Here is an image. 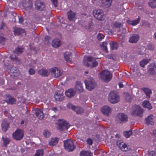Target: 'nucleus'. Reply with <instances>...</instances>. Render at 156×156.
I'll use <instances>...</instances> for the list:
<instances>
[{"mask_svg": "<svg viewBox=\"0 0 156 156\" xmlns=\"http://www.w3.org/2000/svg\"><path fill=\"white\" fill-rule=\"evenodd\" d=\"M104 35L101 34H99L97 38L99 40L101 41L104 38Z\"/></svg>", "mask_w": 156, "mask_h": 156, "instance_id": "obj_53", "label": "nucleus"}, {"mask_svg": "<svg viewBox=\"0 0 156 156\" xmlns=\"http://www.w3.org/2000/svg\"><path fill=\"white\" fill-rule=\"evenodd\" d=\"M23 6L25 10L29 12L33 7L32 2L30 0H25L23 2Z\"/></svg>", "mask_w": 156, "mask_h": 156, "instance_id": "obj_9", "label": "nucleus"}, {"mask_svg": "<svg viewBox=\"0 0 156 156\" xmlns=\"http://www.w3.org/2000/svg\"><path fill=\"white\" fill-rule=\"evenodd\" d=\"M101 58H95L93 57L89 56L84 58L85 61H84V64L88 67L92 68L98 65V62L96 61L97 59H100Z\"/></svg>", "mask_w": 156, "mask_h": 156, "instance_id": "obj_1", "label": "nucleus"}, {"mask_svg": "<svg viewBox=\"0 0 156 156\" xmlns=\"http://www.w3.org/2000/svg\"><path fill=\"white\" fill-rule=\"evenodd\" d=\"M2 139L3 141V143L5 146L6 147L7 146V145L9 144V139L7 138H4L3 137H2Z\"/></svg>", "mask_w": 156, "mask_h": 156, "instance_id": "obj_49", "label": "nucleus"}, {"mask_svg": "<svg viewBox=\"0 0 156 156\" xmlns=\"http://www.w3.org/2000/svg\"><path fill=\"white\" fill-rule=\"evenodd\" d=\"M63 94L62 92L58 91L55 95V98L56 100L62 101L64 99Z\"/></svg>", "mask_w": 156, "mask_h": 156, "instance_id": "obj_23", "label": "nucleus"}, {"mask_svg": "<svg viewBox=\"0 0 156 156\" xmlns=\"http://www.w3.org/2000/svg\"><path fill=\"white\" fill-rule=\"evenodd\" d=\"M38 73L41 75L45 76H47L49 74L48 71L44 69L38 70Z\"/></svg>", "mask_w": 156, "mask_h": 156, "instance_id": "obj_28", "label": "nucleus"}, {"mask_svg": "<svg viewBox=\"0 0 156 156\" xmlns=\"http://www.w3.org/2000/svg\"><path fill=\"white\" fill-rule=\"evenodd\" d=\"M93 26V23L92 22H90L89 24V26L90 28H92V27Z\"/></svg>", "mask_w": 156, "mask_h": 156, "instance_id": "obj_61", "label": "nucleus"}, {"mask_svg": "<svg viewBox=\"0 0 156 156\" xmlns=\"http://www.w3.org/2000/svg\"><path fill=\"white\" fill-rule=\"evenodd\" d=\"M107 43L106 42H102L101 44V46L103 50L105 51L106 53L108 52V50L107 47Z\"/></svg>", "mask_w": 156, "mask_h": 156, "instance_id": "obj_42", "label": "nucleus"}, {"mask_svg": "<svg viewBox=\"0 0 156 156\" xmlns=\"http://www.w3.org/2000/svg\"><path fill=\"white\" fill-rule=\"evenodd\" d=\"M12 135L13 138L18 140L22 139L23 136V133L21 130H17Z\"/></svg>", "mask_w": 156, "mask_h": 156, "instance_id": "obj_14", "label": "nucleus"}, {"mask_svg": "<svg viewBox=\"0 0 156 156\" xmlns=\"http://www.w3.org/2000/svg\"><path fill=\"white\" fill-rule=\"evenodd\" d=\"M23 51V48L22 47H17L13 51V53L17 55L20 54Z\"/></svg>", "mask_w": 156, "mask_h": 156, "instance_id": "obj_32", "label": "nucleus"}, {"mask_svg": "<svg viewBox=\"0 0 156 156\" xmlns=\"http://www.w3.org/2000/svg\"><path fill=\"white\" fill-rule=\"evenodd\" d=\"M87 144L90 145H92L93 144L92 140L90 138L88 139L87 140Z\"/></svg>", "mask_w": 156, "mask_h": 156, "instance_id": "obj_57", "label": "nucleus"}, {"mask_svg": "<svg viewBox=\"0 0 156 156\" xmlns=\"http://www.w3.org/2000/svg\"><path fill=\"white\" fill-rule=\"evenodd\" d=\"M34 111H35L34 113L38 119L42 120L43 119L44 117L43 113L41 109L36 108Z\"/></svg>", "mask_w": 156, "mask_h": 156, "instance_id": "obj_17", "label": "nucleus"}, {"mask_svg": "<svg viewBox=\"0 0 156 156\" xmlns=\"http://www.w3.org/2000/svg\"><path fill=\"white\" fill-rule=\"evenodd\" d=\"M14 33L15 35H19L25 33L24 30L15 27L14 28Z\"/></svg>", "mask_w": 156, "mask_h": 156, "instance_id": "obj_21", "label": "nucleus"}, {"mask_svg": "<svg viewBox=\"0 0 156 156\" xmlns=\"http://www.w3.org/2000/svg\"><path fill=\"white\" fill-rule=\"evenodd\" d=\"M123 133L126 138H128L132 134V132L131 130H129L123 132Z\"/></svg>", "mask_w": 156, "mask_h": 156, "instance_id": "obj_44", "label": "nucleus"}, {"mask_svg": "<svg viewBox=\"0 0 156 156\" xmlns=\"http://www.w3.org/2000/svg\"><path fill=\"white\" fill-rule=\"evenodd\" d=\"M116 119L120 123L128 121V117L127 115L122 113H119L117 116Z\"/></svg>", "mask_w": 156, "mask_h": 156, "instance_id": "obj_12", "label": "nucleus"}, {"mask_svg": "<svg viewBox=\"0 0 156 156\" xmlns=\"http://www.w3.org/2000/svg\"><path fill=\"white\" fill-rule=\"evenodd\" d=\"M119 85L120 88H122L123 87V85L121 83H119Z\"/></svg>", "mask_w": 156, "mask_h": 156, "instance_id": "obj_63", "label": "nucleus"}, {"mask_svg": "<svg viewBox=\"0 0 156 156\" xmlns=\"http://www.w3.org/2000/svg\"><path fill=\"white\" fill-rule=\"evenodd\" d=\"M69 126V123L65 120L63 119L58 120L57 128L60 131H63L67 129Z\"/></svg>", "mask_w": 156, "mask_h": 156, "instance_id": "obj_4", "label": "nucleus"}, {"mask_svg": "<svg viewBox=\"0 0 156 156\" xmlns=\"http://www.w3.org/2000/svg\"><path fill=\"white\" fill-rule=\"evenodd\" d=\"M80 156H92L93 154L89 151H82L80 154Z\"/></svg>", "mask_w": 156, "mask_h": 156, "instance_id": "obj_35", "label": "nucleus"}, {"mask_svg": "<svg viewBox=\"0 0 156 156\" xmlns=\"http://www.w3.org/2000/svg\"><path fill=\"white\" fill-rule=\"evenodd\" d=\"M52 46L54 48H57L61 45V41L58 39H55L52 41Z\"/></svg>", "mask_w": 156, "mask_h": 156, "instance_id": "obj_26", "label": "nucleus"}, {"mask_svg": "<svg viewBox=\"0 0 156 156\" xmlns=\"http://www.w3.org/2000/svg\"><path fill=\"white\" fill-rule=\"evenodd\" d=\"M64 146L65 148L69 151H73L75 148L73 141L70 139L64 141Z\"/></svg>", "mask_w": 156, "mask_h": 156, "instance_id": "obj_7", "label": "nucleus"}, {"mask_svg": "<svg viewBox=\"0 0 156 156\" xmlns=\"http://www.w3.org/2000/svg\"><path fill=\"white\" fill-rule=\"evenodd\" d=\"M28 72L30 74L32 75L35 73V72L33 69L30 68L28 70Z\"/></svg>", "mask_w": 156, "mask_h": 156, "instance_id": "obj_56", "label": "nucleus"}, {"mask_svg": "<svg viewBox=\"0 0 156 156\" xmlns=\"http://www.w3.org/2000/svg\"><path fill=\"white\" fill-rule=\"evenodd\" d=\"M35 9L37 10L44 11L45 9V5L41 0H37L35 2Z\"/></svg>", "mask_w": 156, "mask_h": 156, "instance_id": "obj_8", "label": "nucleus"}, {"mask_svg": "<svg viewBox=\"0 0 156 156\" xmlns=\"http://www.w3.org/2000/svg\"><path fill=\"white\" fill-rule=\"evenodd\" d=\"M51 2L55 7L58 6V0H51Z\"/></svg>", "mask_w": 156, "mask_h": 156, "instance_id": "obj_55", "label": "nucleus"}, {"mask_svg": "<svg viewBox=\"0 0 156 156\" xmlns=\"http://www.w3.org/2000/svg\"><path fill=\"white\" fill-rule=\"evenodd\" d=\"M141 89L144 92L147 98L150 97V94L152 93L150 89L146 87L142 88Z\"/></svg>", "mask_w": 156, "mask_h": 156, "instance_id": "obj_27", "label": "nucleus"}, {"mask_svg": "<svg viewBox=\"0 0 156 156\" xmlns=\"http://www.w3.org/2000/svg\"><path fill=\"white\" fill-rule=\"evenodd\" d=\"M5 26V24L3 22L2 23V25L0 28V29L2 30L3 28V27Z\"/></svg>", "mask_w": 156, "mask_h": 156, "instance_id": "obj_62", "label": "nucleus"}, {"mask_svg": "<svg viewBox=\"0 0 156 156\" xmlns=\"http://www.w3.org/2000/svg\"><path fill=\"white\" fill-rule=\"evenodd\" d=\"M52 77L58 78L62 74V72L58 68L56 67L53 68L50 70Z\"/></svg>", "mask_w": 156, "mask_h": 156, "instance_id": "obj_11", "label": "nucleus"}, {"mask_svg": "<svg viewBox=\"0 0 156 156\" xmlns=\"http://www.w3.org/2000/svg\"><path fill=\"white\" fill-rule=\"evenodd\" d=\"M108 99L109 101L113 104L117 103L120 100L119 95L115 92L112 91L109 93Z\"/></svg>", "mask_w": 156, "mask_h": 156, "instance_id": "obj_3", "label": "nucleus"}, {"mask_svg": "<svg viewBox=\"0 0 156 156\" xmlns=\"http://www.w3.org/2000/svg\"><path fill=\"white\" fill-rule=\"evenodd\" d=\"M77 114H80L83 112L84 110L83 108L75 106L73 110Z\"/></svg>", "mask_w": 156, "mask_h": 156, "instance_id": "obj_37", "label": "nucleus"}, {"mask_svg": "<svg viewBox=\"0 0 156 156\" xmlns=\"http://www.w3.org/2000/svg\"><path fill=\"white\" fill-rule=\"evenodd\" d=\"M154 116L152 115H149L145 119L146 123L147 124H151L152 125L154 124Z\"/></svg>", "mask_w": 156, "mask_h": 156, "instance_id": "obj_24", "label": "nucleus"}, {"mask_svg": "<svg viewBox=\"0 0 156 156\" xmlns=\"http://www.w3.org/2000/svg\"><path fill=\"white\" fill-rule=\"evenodd\" d=\"M148 4L151 7L155 8L156 7V1L155 0H149Z\"/></svg>", "mask_w": 156, "mask_h": 156, "instance_id": "obj_40", "label": "nucleus"}, {"mask_svg": "<svg viewBox=\"0 0 156 156\" xmlns=\"http://www.w3.org/2000/svg\"><path fill=\"white\" fill-rule=\"evenodd\" d=\"M147 72L148 74L152 75L156 74V64L155 63H152L148 66Z\"/></svg>", "mask_w": 156, "mask_h": 156, "instance_id": "obj_13", "label": "nucleus"}, {"mask_svg": "<svg viewBox=\"0 0 156 156\" xmlns=\"http://www.w3.org/2000/svg\"><path fill=\"white\" fill-rule=\"evenodd\" d=\"M148 154L149 156H154L155 154V152L154 151H148Z\"/></svg>", "mask_w": 156, "mask_h": 156, "instance_id": "obj_52", "label": "nucleus"}, {"mask_svg": "<svg viewBox=\"0 0 156 156\" xmlns=\"http://www.w3.org/2000/svg\"><path fill=\"white\" fill-rule=\"evenodd\" d=\"M72 54L71 52H66L64 53V57L66 62L72 63Z\"/></svg>", "mask_w": 156, "mask_h": 156, "instance_id": "obj_22", "label": "nucleus"}, {"mask_svg": "<svg viewBox=\"0 0 156 156\" xmlns=\"http://www.w3.org/2000/svg\"><path fill=\"white\" fill-rule=\"evenodd\" d=\"M117 145L118 147L123 151H126L128 150L127 145L122 142L118 141L117 142Z\"/></svg>", "mask_w": 156, "mask_h": 156, "instance_id": "obj_15", "label": "nucleus"}, {"mask_svg": "<svg viewBox=\"0 0 156 156\" xmlns=\"http://www.w3.org/2000/svg\"><path fill=\"white\" fill-rule=\"evenodd\" d=\"M140 20V19L139 17L137 19L133 20L131 21L129 20H126V22L129 24L133 26H135L139 23Z\"/></svg>", "mask_w": 156, "mask_h": 156, "instance_id": "obj_29", "label": "nucleus"}, {"mask_svg": "<svg viewBox=\"0 0 156 156\" xmlns=\"http://www.w3.org/2000/svg\"><path fill=\"white\" fill-rule=\"evenodd\" d=\"M85 83L86 88L89 90L93 89L96 86V83L94 79L91 77L86 80L85 81Z\"/></svg>", "mask_w": 156, "mask_h": 156, "instance_id": "obj_5", "label": "nucleus"}, {"mask_svg": "<svg viewBox=\"0 0 156 156\" xmlns=\"http://www.w3.org/2000/svg\"><path fill=\"white\" fill-rule=\"evenodd\" d=\"M23 21V19L22 17L19 16V23H22Z\"/></svg>", "mask_w": 156, "mask_h": 156, "instance_id": "obj_59", "label": "nucleus"}, {"mask_svg": "<svg viewBox=\"0 0 156 156\" xmlns=\"http://www.w3.org/2000/svg\"><path fill=\"white\" fill-rule=\"evenodd\" d=\"M113 25L114 27L117 28H120L123 25L121 23L115 21L113 23Z\"/></svg>", "mask_w": 156, "mask_h": 156, "instance_id": "obj_46", "label": "nucleus"}, {"mask_svg": "<svg viewBox=\"0 0 156 156\" xmlns=\"http://www.w3.org/2000/svg\"><path fill=\"white\" fill-rule=\"evenodd\" d=\"M43 134L46 137H48L50 135V133L48 131H45L44 132Z\"/></svg>", "mask_w": 156, "mask_h": 156, "instance_id": "obj_54", "label": "nucleus"}, {"mask_svg": "<svg viewBox=\"0 0 156 156\" xmlns=\"http://www.w3.org/2000/svg\"><path fill=\"white\" fill-rule=\"evenodd\" d=\"M139 91L137 88L135 87L131 90V93L133 95L136 96L137 94L139 92Z\"/></svg>", "mask_w": 156, "mask_h": 156, "instance_id": "obj_48", "label": "nucleus"}, {"mask_svg": "<svg viewBox=\"0 0 156 156\" xmlns=\"http://www.w3.org/2000/svg\"><path fill=\"white\" fill-rule=\"evenodd\" d=\"M44 154V151L42 149L39 150L37 151L35 156H43Z\"/></svg>", "mask_w": 156, "mask_h": 156, "instance_id": "obj_47", "label": "nucleus"}, {"mask_svg": "<svg viewBox=\"0 0 156 156\" xmlns=\"http://www.w3.org/2000/svg\"><path fill=\"white\" fill-rule=\"evenodd\" d=\"M112 76L110 72L107 70L103 71L101 74V78L105 82L110 81L112 78Z\"/></svg>", "mask_w": 156, "mask_h": 156, "instance_id": "obj_6", "label": "nucleus"}, {"mask_svg": "<svg viewBox=\"0 0 156 156\" xmlns=\"http://www.w3.org/2000/svg\"><path fill=\"white\" fill-rule=\"evenodd\" d=\"M153 135L155 136H156V129H154L153 131Z\"/></svg>", "mask_w": 156, "mask_h": 156, "instance_id": "obj_64", "label": "nucleus"}, {"mask_svg": "<svg viewBox=\"0 0 156 156\" xmlns=\"http://www.w3.org/2000/svg\"><path fill=\"white\" fill-rule=\"evenodd\" d=\"M76 88L80 92H82L83 90L82 84L79 82H77Z\"/></svg>", "mask_w": 156, "mask_h": 156, "instance_id": "obj_36", "label": "nucleus"}, {"mask_svg": "<svg viewBox=\"0 0 156 156\" xmlns=\"http://www.w3.org/2000/svg\"><path fill=\"white\" fill-rule=\"evenodd\" d=\"M67 107L69 109H72L73 110L75 106L73 105L71 103H69L67 105Z\"/></svg>", "mask_w": 156, "mask_h": 156, "instance_id": "obj_51", "label": "nucleus"}, {"mask_svg": "<svg viewBox=\"0 0 156 156\" xmlns=\"http://www.w3.org/2000/svg\"><path fill=\"white\" fill-rule=\"evenodd\" d=\"M0 83L1 84H4V79L2 78H0Z\"/></svg>", "mask_w": 156, "mask_h": 156, "instance_id": "obj_60", "label": "nucleus"}, {"mask_svg": "<svg viewBox=\"0 0 156 156\" xmlns=\"http://www.w3.org/2000/svg\"><path fill=\"white\" fill-rule=\"evenodd\" d=\"M44 43L46 45L50 44L52 41V40L51 37L48 36H46L44 37Z\"/></svg>", "mask_w": 156, "mask_h": 156, "instance_id": "obj_39", "label": "nucleus"}, {"mask_svg": "<svg viewBox=\"0 0 156 156\" xmlns=\"http://www.w3.org/2000/svg\"><path fill=\"white\" fill-rule=\"evenodd\" d=\"M93 14L97 20H102L103 19V13L100 9H96L93 11Z\"/></svg>", "mask_w": 156, "mask_h": 156, "instance_id": "obj_10", "label": "nucleus"}, {"mask_svg": "<svg viewBox=\"0 0 156 156\" xmlns=\"http://www.w3.org/2000/svg\"><path fill=\"white\" fill-rule=\"evenodd\" d=\"M112 0H101V3L106 7L110 6L112 3Z\"/></svg>", "mask_w": 156, "mask_h": 156, "instance_id": "obj_31", "label": "nucleus"}, {"mask_svg": "<svg viewBox=\"0 0 156 156\" xmlns=\"http://www.w3.org/2000/svg\"><path fill=\"white\" fill-rule=\"evenodd\" d=\"M18 70L17 67L12 66L9 72L11 74V76L15 78V77H16L18 75Z\"/></svg>", "mask_w": 156, "mask_h": 156, "instance_id": "obj_16", "label": "nucleus"}, {"mask_svg": "<svg viewBox=\"0 0 156 156\" xmlns=\"http://www.w3.org/2000/svg\"><path fill=\"white\" fill-rule=\"evenodd\" d=\"M111 48L112 50L117 49L118 47V44L115 42H111L110 43Z\"/></svg>", "mask_w": 156, "mask_h": 156, "instance_id": "obj_41", "label": "nucleus"}, {"mask_svg": "<svg viewBox=\"0 0 156 156\" xmlns=\"http://www.w3.org/2000/svg\"><path fill=\"white\" fill-rule=\"evenodd\" d=\"M111 108L108 106H105L101 108V112L105 115H108L110 112Z\"/></svg>", "mask_w": 156, "mask_h": 156, "instance_id": "obj_18", "label": "nucleus"}, {"mask_svg": "<svg viewBox=\"0 0 156 156\" xmlns=\"http://www.w3.org/2000/svg\"><path fill=\"white\" fill-rule=\"evenodd\" d=\"M142 105L144 108H147L148 110H150L152 108V106L148 101H144L143 102Z\"/></svg>", "mask_w": 156, "mask_h": 156, "instance_id": "obj_33", "label": "nucleus"}, {"mask_svg": "<svg viewBox=\"0 0 156 156\" xmlns=\"http://www.w3.org/2000/svg\"><path fill=\"white\" fill-rule=\"evenodd\" d=\"M8 99L7 102L9 104H15L16 100L14 98L12 97H9Z\"/></svg>", "mask_w": 156, "mask_h": 156, "instance_id": "obj_45", "label": "nucleus"}, {"mask_svg": "<svg viewBox=\"0 0 156 156\" xmlns=\"http://www.w3.org/2000/svg\"><path fill=\"white\" fill-rule=\"evenodd\" d=\"M10 58L11 60L16 62V64H19L20 63V60L17 57L16 55L14 53H12L10 55Z\"/></svg>", "mask_w": 156, "mask_h": 156, "instance_id": "obj_30", "label": "nucleus"}, {"mask_svg": "<svg viewBox=\"0 0 156 156\" xmlns=\"http://www.w3.org/2000/svg\"><path fill=\"white\" fill-rule=\"evenodd\" d=\"M76 93V91L72 88L69 89L65 92L66 95L69 98L73 97Z\"/></svg>", "mask_w": 156, "mask_h": 156, "instance_id": "obj_19", "label": "nucleus"}, {"mask_svg": "<svg viewBox=\"0 0 156 156\" xmlns=\"http://www.w3.org/2000/svg\"><path fill=\"white\" fill-rule=\"evenodd\" d=\"M58 138H53L49 142V144L51 146H55L58 143Z\"/></svg>", "mask_w": 156, "mask_h": 156, "instance_id": "obj_38", "label": "nucleus"}, {"mask_svg": "<svg viewBox=\"0 0 156 156\" xmlns=\"http://www.w3.org/2000/svg\"><path fill=\"white\" fill-rule=\"evenodd\" d=\"M144 112V110L141 107L135 105L133 107L131 114L133 116L141 118L143 116Z\"/></svg>", "mask_w": 156, "mask_h": 156, "instance_id": "obj_2", "label": "nucleus"}, {"mask_svg": "<svg viewBox=\"0 0 156 156\" xmlns=\"http://www.w3.org/2000/svg\"><path fill=\"white\" fill-rule=\"evenodd\" d=\"M143 25L145 27H149L150 26V24L147 22H145L143 23Z\"/></svg>", "mask_w": 156, "mask_h": 156, "instance_id": "obj_58", "label": "nucleus"}, {"mask_svg": "<svg viewBox=\"0 0 156 156\" xmlns=\"http://www.w3.org/2000/svg\"><path fill=\"white\" fill-rule=\"evenodd\" d=\"M139 37L138 35L133 34L129 37V42L130 43H136L138 41Z\"/></svg>", "mask_w": 156, "mask_h": 156, "instance_id": "obj_20", "label": "nucleus"}, {"mask_svg": "<svg viewBox=\"0 0 156 156\" xmlns=\"http://www.w3.org/2000/svg\"><path fill=\"white\" fill-rule=\"evenodd\" d=\"M68 17L70 21L73 20L76 17V14L75 12H73L71 10H70L67 13Z\"/></svg>", "mask_w": 156, "mask_h": 156, "instance_id": "obj_25", "label": "nucleus"}, {"mask_svg": "<svg viewBox=\"0 0 156 156\" xmlns=\"http://www.w3.org/2000/svg\"><path fill=\"white\" fill-rule=\"evenodd\" d=\"M6 40V38L2 35H0V43L3 44Z\"/></svg>", "mask_w": 156, "mask_h": 156, "instance_id": "obj_50", "label": "nucleus"}, {"mask_svg": "<svg viewBox=\"0 0 156 156\" xmlns=\"http://www.w3.org/2000/svg\"><path fill=\"white\" fill-rule=\"evenodd\" d=\"M2 128L4 132H6L9 127V124L5 121H3L2 123Z\"/></svg>", "mask_w": 156, "mask_h": 156, "instance_id": "obj_34", "label": "nucleus"}, {"mask_svg": "<svg viewBox=\"0 0 156 156\" xmlns=\"http://www.w3.org/2000/svg\"><path fill=\"white\" fill-rule=\"evenodd\" d=\"M149 60L148 59H143L140 62V66L142 67H144L145 65L149 62Z\"/></svg>", "mask_w": 156, "mask_h": 156, "instance_id": "obj_43", "label": "nucleus"}]
</instances>
